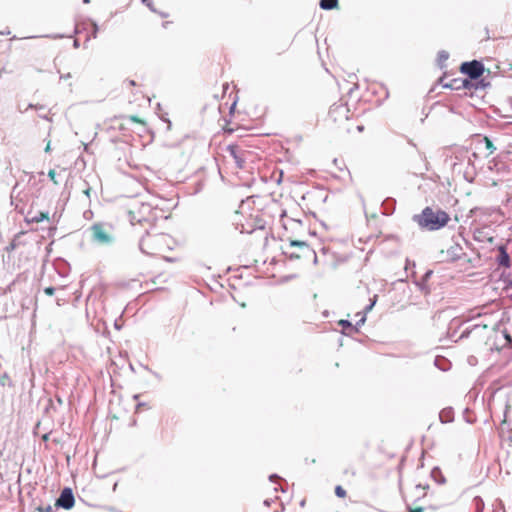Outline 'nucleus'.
<instances>
[{
    "label": "nucleus",
    "mask_w": 512,
    "mask_h": 512,
    "mask_svg": "<svg viewBox=\"0 0 512 512\" xmlns=\"http://www.w3.org/2000/svg\"><path fill=\"white\" fill-rule=\"evenodd\" d=\"M140 239V249L148 255L160 256L166 261H176L173 250L177 246L175 239L166 233L160 232L158 227L152 225Z\"/></svg>",
    "instance_id": "f257e3e1"
},
{
    "label": "nucleus",
    "mask_w": 512,
    "mask_h": 512,
    "mask_svg": "<svg viewBox=\"0 0 512 512\" xmlns=\"http://www.w3.org/2000/svg\"><path fill=\"white\" fill-rule=\"evenodd\" d=\"M414 220L422 228L438 230L447 225L450 216L443 210H433L431 207H426L421 214L414 216Z\"/></svg>",
    "instance_id": "f03ea898"
},
{
    "label": "nucleus",
    "mask_w": 512,
    "mask_h": 512,
    "mask_svg": "<svg viewBox=\"0 0 512 512\" xmlns=\"http://www.w3.org/2000/svg\"><path fill=\"white\" fill-rule=\"evenodd\" d=\"M130 221L135 224H148L150 227L154 225L156 215L154 208L148 203H135L129 211Z\"/></svg>",
    "instance_id": "7ed1b4c3"
},
{
    "label": "nucleus",
    "mask_w": 512,
    "mask_h": 512,
    "mask_svg": "<svg viewBox=\"0 0 512 512\" xmlns=\"http://www.w3.org/2000/svg\"><path fill=\"white\" fill-rule=\"evenodd\" d=\"M495 149L492 141L486 136L476 135L470 143V150L475 159L487 158Z\"/></svg>",
    "instance_id": "20e7f679"
},
{
    "label": "nucleus",
    "mask_w": 512,
    "mask_h": 512,
    "mask_svg": "<svg viewBox=\"0 0 512 512\" xmlns=\"http://www.w3.org/2000/svg\"><path fill=\"white\" fill-rule=\"evenodd\" d=\"M283 253L290 259L308 258L312 255L315 256L314 251L304 241H290L284 248Z\"/></svg>",
    "instance_id": "39448f33"
},
{
    "label": "nucleus",
    "mask_w": 512,
    "mask_h": 512,
    "mask_svg": "<svg viewBox=\"0 0 512 512\" xmlns=\"http://www.w3.org/2000/svg\"><path fill=\"white\" fill-rule=\"evenodd\" d=\"M92 238L100 244H109L113 241L112 225L94 223L91 226Z\"/></svg>",
    "instance_id": "423d86ee"
},
{
    "label": "nucleus",
    "mask_w": 512,
    "mask_h": 512,
    "mask_svg": "<svg viewBox=\"0 0 512 512\" xmlns=\"http://www.w3.org/2000/svg\"><path fill=\"white\" fill-rule=\"evenodd\" d=\"M460 72L468 75L471 79H478L484 73V66L477 60L464 62L460 66Z\"/></svg>",
    "instance_id": "0eeeda50"
},
{
    "label": "nucleus",
    "mask_w": 512,
    "mask_h": 512,
    "mask_svg": "<svg viewBox=\"0 0 512 512\" xmlns=\"http://www.w3.org/2000/svg\"><path fill=\"white\" fill-rule=\"evenodd\" d=\"M48 176L55 185H58L62 182L67 181L69 173L66 169L58 166L54 169H50L48 172Z\"/></svg>",
    "instance_id": "6e6552de"
},
{
    "label": "nucleus",
    "mask_w": 512,
    "mask_h": 512,
    "mask_svg": "<svg viewBox=\"0 0 512 512\" xmlns=\"http://www.w3.org/2000/svg\"><path fill=\"white\" fill-rule=\"evenodd\" d=\"M74 496L70 489H64L60 495V497L57 500V505L65 508L70 509L74 505Z\"/></svg>",
    "instance_id": "1a4fd4ad"
},
{
    "label": "nucleus",
    "mask_w": 512,
    "mask_h": 512,
    "mask_svg": "<svg viewBox=\"0 0 512 512\" xmlns=\"http://www.w3.org/2000/svg\"><path fill=\"white\" fill-rule=\"evenodd\" d=\"M349 110L344 105H333L329 110V117L334 121L340 118L348 119Z\"/></svg>",
    "instance_id": "9d476101"
},
{
    "label": "nucleus",
    "mask_w": 512,
    "mask_h": 512,
    "mask_svg": "<svg viewBox=\"0 0 512 512\" xmlns=\"http://www.w3.org/2000/svg\"><path fill=\"white\" fill-rule=\"evenodd\" d=\"M498 264L503 267H509L510 266V257L508 253L506 252V249L501 246L499 248V255H498Z\"/></svg>",
    "instance_id": "9b49d317"
},
{
    "label": "nucleus",
    "mask_w": 512,
    "mask_h": 512,
    "mask_svg": "<svg viewBox=\"0 0 512 512\" xmlns=\"http://www.w3.org/2000/svg\"><path fill=\"white\" fill-rule=\"evenodd\" d=\"M252 127L251 126H240L236 121L232 120L230 122H228L225 127H224V130L225 132L231 134V133H234L236 131H238L239 129H245V130H249L251 129Z\"/></svg>",
    "instance_id": "f8f14e48"
},
{
    "label": "nucleus",
    "mask_w": 512,
    "mask_h": 512,
    "mask_svg": "<svg viewBox=\"0 0 512 512\" xmlns=\"http://www.w3.org/2000/svg\"><path fill=\"white\" fill-rule=\"evenodd\" d=\"M225 150L228 154H222V157H224V158L232 157L234 159H238L241 157V155L238 154L239 147L236 145H228V146H226Z\"/></svg>",
    "instance_id": "ddd939ff"
},
{
    "label": "nucleus",
    "mask_w": 512,
    "mask_h": 512,
    "mask_svg": "<svg viewBox=\"0 0 512 512\" xmlns=\"http://www.w3.org/2000/svg\"><path fill=\"white\" fill-rule=\"evenodd\" d=\"M320 7L323 10H332L338 7V0H320Z\"/></svg>",
    "instance_id": "4468645a"
},
{
    "label": "nucleus",
    "mask_w": 512,
    "mask_h": 512,
    "mask_svg": "<svg viewBox=\"0 0 512 512\" xmlns=\"http://www.w3.org/2000/svg\"><path fill=\"white\" fill-rule=\"evenodd\" d=\"M334 491L335 495L339 498H345L347 496L346 490L340 485H337Z\"/></svg>",
    "instance_id": "2eb2a0df"
},
{
    "label": "nucleus",
    "mask_w": 512,
    "mask_h": 512,
    "mask_svg": "<svg viewBox=\"0 0 512 512\" xmlns=\"http://www.w3.org/2000/svg\"><path fill=\"white\" fill-rule=\"evenodd\" d=\"M48 219H49V217H48V213L41 212V213L39 214V216H37V217H35V218H34V221H35V222H37V223H39V222H41V221H43V220H48Z\"/></svg>",
    "instance_id": "dca6fc26"
},
{
    "label": "nucleus",
    "mask_w": 512,
    "mask_h": 512,
    "mask_svg": "<svg viewBox=\"0 0 512 512\" xmlns=\"http://www.w3.org/2000/svg\"><path fill=\"white\" fill-rule=\"evenodd\" d=\"M129 120L132 121V122H135V123H139V124H145V122L140 119L138 116H135V115H131L129 116Z\"/></svg>",
    "instance_id": "f3484780"
},
{
    "label": "nucleus",
    "mask_w": 512,
    "mask_h": 512,
    "mask_svg": "<svg viewBox=\"0 0 512 512\" xmlns=\"http://www.w3.org/2000/svg\"><path fill=\"white\" fill-rule=\"evenodd\" d=\"M343 473H344L345 475H348V474H349V475H351V476H355V475H356V470H355L354 468H351V467H350V468H346V469H344Z\"/></svg>",
    "instance_id": "a211bd4d"
},
{
    "label": "nucleus",
    "mask_w": 512,
    "mask_h": 512,
    "mask_svg": "<svg viewBox=\"0 0 512 512\" xmlns=\"http://www.w3.org/2000/svg\"><path fill=\"white\" fill-rule=\"evenodd\" d=\"M55 292V289L53 287H46L44 289V293L48 296H52Z\"/></svg>",
    "instance_id": "6ab92c4d"
},
{
    "label": "nucleus",
    "mask_w": 512,
    "mask_h": 512,
    "mask_svg": "<svg viewBox=\"0 0 512 512\" xmlns=\"http://www.w3.org/2000/svg\"><path fill=\"white\" fill-rule=\"evenodd\" d=\"M124 83H125V85H126L128 88H130V87H134V86H136V85H137L136 81H134V80H127V81H125Z\"/></svg>",
    "instance_id": "aec40b11"
},
{
    "label": "nucleus",
    "mask_w": 512,
    "mask_h": 512,
    "mask_svg": "<svg viewBox=\"0 0 512 512\" xmlns=\"http://www.w3.org/2000/svg\"><path fill=\"white\" fill-rule=\"evenodd\" d=\"M38 510H39L40 512H53V510H52V507H51V506H48V507H46L45 509L39 508Z\"/></svg>",
    "instance_id": "412c9836"
},
{
    "label": "nucleus",
    "mask_w": 512,
    "mask_h": 512,
    "mask_svg": "<svg viewBox=\"0 0 512 512\" xmlns=\"http://www.w3.org/2000/svg\"><path fill=\"white\" fill-rule=\"evenodd\" d=\"M409 512H424V508L417 507V508H414V509H410Z\"/></svg>",
    "instance_id": "4be33fe9"
},
{
    "label": "nucleus",
    "mask_w": 512,
    "mask_h": 512,
    "mask_svg": "<svg viewBox=\"0 0 512 512\" xmlns=\"http://www.w3.org/2000/svg\"><path fill=\"white\" fill-rule=\"evenodd\" d=\"M339 324H340V325H343V326H344V325H346V326H351V324H350L348 321H346V320H341V321L339 322Z\"/></svg>",
    "instance_id": "5701e85b"
},
{
    "label": "nucleus",
    "mask_w": 512,
    "mask_h": 512,
    "mask_svg": "<svg viewBox=\"0 0 512 512\" xmlns=\"http://www.w3.org/2000/svg\"><path fill=\"white\" fill-rule=\"evenodd\" d=\"M49 150H50V142H48L46 147H45V151H49Z\"/></svg>",
    "instance_id": "b1692460"
},
{
    "label": "nucleus",
    "mask_w": 512,
    "mask_h": 512,
    "mask_svg": "<svg viewBox=\"0 0 512 512\" xmlns=\"http://www.w3.org/2000/svg\"><path fill=\"white\" fill-rule=\"evenodd\" d=\"M14 248H15V245H14V244H11L10 248H7V251H10V250H12V249H14Z\"/></svg>",
    "instance_id": "393cba45"
},
{
    "label": "nucleus",
    "mask_w": 512,
    "mask_h": 512,
    "mask_svg": "<svg viewBox=\"0 0 512 512\" xmlns=\"http://www.w3.org/2000/svg\"><path fill=\"white\" fill-rule=\"evenodd\" d=\"M506 339L508 340L509 343H511V338L509 335H506Z\"/></svg>",
    "instance_id": "a878e982"
},
{
    "label": "nucleus",
    "mask_w": 512,
    "mask_h": 512,
    "mask_svg": "<svg viewBox=\"0 0 512 512\" xmlns=\"http://www.w3.org/2000/svg\"><path fill=\"white\" fill-rule=\"evenodd\" d=\"M43 439L46 441L48 439V436L47 435H44L43 436Z\"/></svg>",
    "instance_id": "bb28decb"
},
{
    "label": "nucleus",
    "mask_w": 512,
    "mask_h": 512,
    "mask_svg": "<svg viewBox=\"0 0 512 512\" xmlns=\"http://www.w3.org/2000/svg\"><path fill=\"white\" fill-rule=\"evenodd\" d=\"M234 106H235V104H233V106L231 107V112H232V113H233V111H234Z\"/></svg>",
    "instance_id": "cd10ccee"
},
{
    "label": "nucleus",
    "mask_w": 512,
    "mask_h": 512,
    "mask_svg": "<svg viewBox=\"0 0 512 512\" xmlns=\"http://www.w3.org/2000/svg\"><path fill=\"white\" fill-rule=\"evenodd\" d=\"M237 117H239V115H235L233 114V118L236 119Z\"/></svg>",
    "instance_id": "c85d7f7f"
},
{
    "label": "nucleus",
    "mask_w": 512,
    "mask_h": 512,
    "mask_svg": "<svg viewBox=\"0 0 512 512\" xmlns=\"http://www.w3.org/2000/svg\"><path fill=\"white\" fill-rule=\"evenodd\" d=\"M359 131H362L363 130V127L362 126H359L358 127Z\"/></svg>",
    "instance_id": "c756f323"
},
{
    "label": "nucleus",
    "mask_w": 512,
    "mask_h": 512,
    "mask_svg": "<svg viewBox=\"0 0 512 512\" xmlns=\"http://www.w3.org/2000/svg\"><path fill=\"white\" fill-rule=\"evenodd\" d=\"M142 1H143L144 3H146V2H147V0H142Z\"/></svg>",
    "instance_id": "7c9ffc66"
}]
</instances>
